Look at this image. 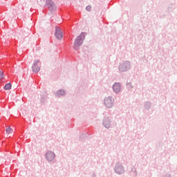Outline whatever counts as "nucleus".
<instances>
[{
  "instance_id": "nucleus-1",
  "label": "nucleus",
  "mask_w": 177,
  "mask_h": 177,
  "mask_svg": "<svg viewBox=\"0 0 177 177\" xmlns=\"http://www.w3.org/2000/svg\"><path fill=\"white\" fill-rule=\"evenodd\" d=\"M113 103H114V100L111 97H108L104 100V104L108 109H111L113 107Z\"/></svg>"
},
{
  "instance_id": "nucleus-2",
  "label": "nucleus",
  "mask_w": 177,
  "mask_h": 177,
  "mask_svg": "<svg viewBox=\"0 0 177 177\" xmlns=\"http://www.w3.org/2000/svg\"><path fill=\"white\" fill-rule=\"evenodd\" d=\"M84 36L83 35H80L75 41V47L78 48V46H81L82 45V41H84Z\"/></svg>"
},
{
  "instance_id": "nucleus-3",
  "label": "nucleus",
  "mask_w": 177,
  "mask_h": 177,
  "mask_svg": "<svg viewBox=\"0 0 177 177\" xmlns=\"http://www.w3.org/2000/svg\"><path fill=\"white\" fill-rule=\"evenodd\" d=\"M38 64H39V59L35 60L32 66V71H34V73H38L39 70H41V68L38 66Z\"/></svg>"
},
{
  "instance_id": "nucleus-4",
  "label": "nucleus",
  "mask_w": 177,
  "mask_h": 177,
  "mask_svg": "<svg viewBox=\"0 0 177 177\" xmlns=\"http://www.w3.org/2000/svg\"><path fill=\"white\" fill-rule=\"evenodd\" d=\"M55 35L57 39H62L63 38V32L59 28H56Z\"/></svg>"
},
{
  "instance_id": "nucleus-5",
  "label": "nucleus",
  "mask_w": 177,
  "mask_h": 177,
  "mask_svg": "<svg viewBox=\"0 0 177 177\" xmlns=\"http://www.w3.org/2000/svg\"><path fill=\"white\" fill-rule=\"evenodd\" d=\"M129 68V62H125L119 66L120 71H127Z\"/></svg>"
},
{
  "instance_id": "nucleus-6",
  "label": "nucleus",
  "mask_w": 177,
  "mask_h": 177,
  "mask_svg": "<svg viewBox=\"0 0 177 177\" xmlns=\"http://www.w3.org/2000/svg\"><path fill=\"white\" fill-rule=\"evenodd\" d=\"M46 157L48 161H53V160H55V153L48 151L46 153Z\"/></svg>"
},
{
  "instance_id": "nucleus-7",
  "label": "nucleus",
  "mask_w": 177,
  "mask_h": 177,
  "mask_svg": "<svg viewBox=\"0 0 177 177\" xmlns=\"http://www.w3.org/2000/svg\"><path fill=\"white\" fill-rule=\"evenodd\" d=\"M116 174H122L124 172V168L122 165H117L115 168Z\"/></svg>"
},
{
  "instance_id": "nucleus-8",
  "label": "nucleus",
  "mask_w": 177,
  "mask_h": 177,
  "mask_svg": "<svg viewBox=\"0 0 177 177\" xmlns=\"http://www.w3.org/2000/svg\"><path fill=\"white\" fill-rule=\"evenodd\" d=\"M114 92H120L121 91V84L120 83H115L113 86Z\"/></svg>"
},
{
  "instance_id": "nucleus-9",
  "label": "nucleus",
  "mask_w": 177,
  "mask_h": 177,
  "mask_svg": "<svg viewBox=\"0 0 177 177\" xmlns=\"http://www.w3.org/2000/svg\"><path fill=\"white\" fill-rule=\"evenodd\" d=\"M48 9H50V10H55L56 9V6L53 2L49 1Z\"/></svg>"
},
{
  "instance_id": "nucleus-10",
  "label": "nucleus",
  "mask_w": 177,
  "mask_h": 177,
  "mask_svg": "<svg viewBox=\"0 0 177 177\" xmlns=\"http://www.w3.org/2000/svg\"><path fill=\"white\" fill-rule=\"evenodd\" d=\"M6 133L8 135H11V133H13V129L12 127H9L6 129Z\"/></svg>"
},
{
  "instance_id": "nucleus-11",
  "label": "nucleus",
  "mask_w": 177,
  "mask_h": 177,
  "mask_svg": "<svg viewBox=\"0 0 177 177\" xmlns=\"http://www.w3.org/2000/svg\"><path fill=\"white\" fill-rule=\"evenodd\" d=\"M4 89L6 91H10V89H12V84L7 83L4 86Z\"/></svg>"
},
{
  "instance_id": "nucleus-12",
  "label": "nucleus",
  "mask_w": 177,
  "mask_h": 177,
  "mask_svg": "<svg viewBox=\"0 0 177 177\" xmlns=\"http://www.w3.org/2000/svg\"><path fill=\"white\" fill-rule=\"evenodd\" d=\"M104 125L105 128H109L110 127V121L105 120L104 121Z\"/></svg>"
},
{
  "instance_id": "nucleus-13",
  "label": "nucleus",
  "mask_w": 177,
  "mask_h": 177,
  "mask_svg": "<svg viewBox=\"0 0 177 177\" xmlns=\"http://www.w3.org/2000/svg\"><path fill=\"white\" fill-rule=\"evenodd\" d=\"M66 92L64 91V90H59L57 91V95H65Z\"/></svg>"
},
{
  "instance_id": "nucleus-14",
  "label": "nucleus",
  "mask_w": 177,
  "mask_h": 177,
  "mask_svg": "<svg viewBox=\"0 0 177 177\" xmlns=\"http://www.w3.org/2000/svg\"><path fill=\"white\" fill-rule=\"evenodd\" d=\"M5 78V75H3V71H0V80H3Z\"/></svg>"
},
{
  "instance_id": "nucleus-15",
  "label": "nucleus",
  "mask_w": 177,
  "mask_h": 177,
  "mask_svg": "<svg viewBox=\"0 0 177 177\" xmlns=\"http://www.w3.org/2000/svg\"><path fill=\"white\" fill-rule=\"evenodd\" d=\"M86 9L88 11L91 12V9H92V7L91 6H86Z\"/></svg>"
}]
</instances>
